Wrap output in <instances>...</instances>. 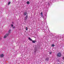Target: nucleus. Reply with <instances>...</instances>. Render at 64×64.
I'll return each mask as SVG.
<instances>
[{"label": "nucleus", "instance_id": "15", "mask_svg": "<svg viewBox=\"0 0 64 64\" xmlns=\"http://www.w3.org/2000/svg\"><path fill=\"white\" fill-rule=\"evenodd\" d=\"M12 27H13V24L11 25Z\"/></svg>", "mask_w": 64, "mask_h": 64}, {"label": "nucleus", "instance_id": "18", "mask_svg": "<svg viewBox=\"0 0 64 64\" xmlns=\"http://www.w3.org/2000/svg\"><path fill=\"white\" fill-rule=\"evenodd\" d=\"M51 53H51V52H50V54H51Z\"/></svg>", "mask_w": 64, "mask_h": 64}, {"label": "nucleus", "instance_id": "9", "mask_svg": "<svg viewBox=\"0 0 64 64\" xmlns=\"http://www.w3.org/2000/svg\"><path fill=\"white\" fill-rule=\"evenodd\" d=\"M28 40H30V41H32V40L30 38H28Z\"/></svg>", "mask_w": 64, "mask_h": 64}, {"label": "nucleus", "instance_id": "16", "mask_svg": "<svg viewBox=\"0 0 64 64\" xmlns=\"http://www.w3.org/2000/svg\"><path fill=\"white\" fill-rule=\"evenodd\" d=\"M15 28V26H14L13 28Z\"/></svg>", "mask_w": 64, "mask_h": 64}, {"label": "nucleus", "instance_id": "6", "mask_svg": "<svg viewBox=\"0 0 64 64\" xmlns=\"http://www.w3.org/2000/svg\"><path fill=\"white\" fill-rule=\"evenodd\" d=\"M25 21H26V20H27V19L28 18V16L27 15L26 16V17H25Z\"/></svg>", "mask_w": 64, "mask_h": 64}, {"label": "nucleus", "instance_id": "12", "mask_svg": "<svg viewBox=\"0 0 64 64\" xmlns=\"http://www.w3.org/2000/svg\"><path fill=\"white\" fill-rule=\"evenodd\" d=\"M26 30L27 31V30H28V28H27V27H26Z\"/></svg>", "mask_w": 64, "mask_h": 64}, {"label": "nucleus", "instance_id": "8", "mask_svg": "<svg viewBox=\"0 0 64 64\" xmlns=\"http://www.w3.org/2000/svg\"><path fill=\"white\" fill-rule=\"evenodd\" d=\"M36 40H32V42L33 43H36Z\"/></svg>", "mask_w": 64, "mask_h": 64}, {"label": "nucleus", "instance_id": "3", "mask_svg": "<svg viewBox=\"0 0 64 64\" xmlns=\"http://www.w3.org/2000/svg\"><path fill=\"white\" fill-rule=\"evenodd\" d=\"M49 60V57L46 58V61H48Z\"/></svg>", "mask_w": 64, "mask_h": 64}, {"label": "nucleus", "instance_id": "5", "mask_svg": "<svg viewBox=\"0 0 64 64\" xmlns=\"http://www.w3.org/2000/svg\"><path fill=\"white\" fill-rule=\"evenodd\" d=\"M40 15L41 16H42V17L43 18L44 17V16L43 15V12H42L40 13Z\"/></svg>", "mask_w": 64, "mask_h": 64}, {"label": "nucleus", "instance_id": "7", "mask_svg": "<svg viewBox=\"0 0 64 64\" xmlns=\"http://www.w3.org/2000/svg\"><path fill=\"white\" fill-rule=\"evenodd\" d=\"M27 14V13L26 12H24V15L26 16Z\"/></svg>", "mask_w": 64, "mask_h": 64}, {"label": "nucleus", "instance_id": "11", "mask_svg": "<svg viewBox=\"0 0 64 64\" xmlns=\"http://www.w3.org/2000/svg\"><path fill=\"white\" fill-rule=\"evenodd\" d=\"M11 30H10L8 31V33H10V32H11Z\"/></svg>", "mask_w": 64, "mask_h": 64}, {"label": "nucleus", "instance_id": "14", "mask_svg": "<svg viewBox=\"0 0 64 64\" xmlns=\"http://www.w3.org/2000/svg\"><path fill=\"white\" fill-rule=\"evenodd\" d=\"M10 2H8V5H9V4H10Z\"/></svg>", "mask_w": 64, "mask_h": 64}, {"label": "nucleus", "instance_id": "10", "mask_svg": "<svg viewBox=\"0 0 64 64\" xmlns=\"http://www.w3.org/2000/svg\"><path fill=\"white\" fill-rule=\"evenodd\" d=\"M26 3L27 4H30V2H29L28 1L26 2Z\"/></svg>", "mask_w": 64, "mask_h": 64}, {"label": "nucleus", "instance_id": "17", "mask_svg": "<svg viewBox=\"0 0 64 64\" xmlns=\"http://www.w3.org/2000/svg\"><path fill=\"white\" fill-rule=\"evenodd\" d=\"M63 59L64 60V57H63Z\"/></svg>", "mask_w": 64, "mask_h": 64}, {"label": "nucleus", "instance_id": "2", "mask_svg": "<svg viewBox=\"0 0 64 64\" xmlns=\"http://www.w3.org/2000/svg\"><path fill=\"white\" fill-rule=\"evenodd\" d=\"M57 56L59 57H60L61 56V54L60 53H58L57 54Z\"/></svg>", "mask_w": 64, "mask_h": 64}, {"label": "nucleus", "instance_id": "1", "mask_svg": "<svg viewBox=\"0 0 64 64\" xmlns=\"http://www.w3.org/2000/svg\"><path fill=\"white\" fill-rule=\"evenodd\" d=\"M9 35L8 34H5V35L4 36V38L5 39L6 38H7V36H8Z\"/></svg>", "mask_w": 64, "mask_h": 64}, {"label": "nucleus", "instance_id": "13", "mask_svg": "<svg viewBox=\"0 0 64 64\" xmlns=\"http://www.w3.org/2000/svg\"><path fill=\"white\" fill-rule=\"evenodd\" d=\"M52 47H54V46H55V45H54V44H52Z\"/></svg>", "mask_w": 64, "mask_h": 64}, {"label": "nucleus", "instance_id": "4", "mask_svg": "<svg viewBox=\"0 0 64 64\" xmlns=\"http://www.w3.org/2000/svg\"><path fill=\"white\" fill-rule=\"evenodd\" d=\"M4 56V54H1L0 56V57H1V58H3V57Z\"/></svg>", "mask_w": 64, "mask_h": 64}]
</instances>
